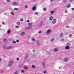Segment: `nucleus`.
I'll use <instances>...</instances> for the list:
<instances>
[{"instance_id":"nucleus-1","label":"nucleus","mask_w":74,"mask_h":74,"mask_svg":"<svg viewBox=\"0 0 74 74\" xmlns=\"http://www.w3.org/2000/svg\"><path fill=\"white\" fill-rule=\"evenodd\" d=\"M51 32V30L49 29L47 30L46 32L47 34H50V32Z\"/></svg>"},{"instance_id":"nucleus-2","label":"nucleus","mask_w":74,"mask_h":74,"mask_svg":"<svg viewBox=\"0 0 74 74\" xmlns=\"http://www.w3.org/2000/svg\"><path fill=\"white\" fill-rule=\"evenodd\" d=\"M29 54H27L24 57V59L26 60V59H27V58L29 57Z\"/></svg>"},{"instance_id":"nucleus-3","label":"nucleus","mask_w":74,"mask_h":74,"mask_svg":"<svg viewBox=\"0 0 74 74\" xmlns=\"http://www.w3.org/2000/svg\"><path fill=\"white\" fill-rule=\"evenodd\" d=\"M56 22V19H54L52 21L53 24H55V23Z\"/></svg>"},{"instance_id":"nucleus-4","label":"nucleus","mask_w":74,"mask_h":74,"mask_svg":"<svg viewBox=\"0 0 74 74\" xmlns=\"http://www.w3.org/2000/svg\"><path fill=\"white\" fill-rule=\"evenodd\" d=\"M13 63V62H12V61H10L9 62V66H12V64Z\"/></svg>"},{"instance_id":"nucleus-5","label":"nucleus","mask_w":74,"mask_h":74,"mask_svg":"<svg viewBox=\"0 0 74 74\" xmlns=\"http://www.w3.org/2000/svg\"><path fill=\"white\" fill-rule=\"evenodd\" d=\"M42 66L44 68H45V63L44 62H42Z\"/></svg>"},{"instance_id":"nucleus-6","label":"nucleus","mask_w":74,"mask_h":74,"mask_svg":"<svg viewBox=\"0 0 74 74\" xmlns=\"http://www.w3.org/2000/svg\"><path fill=\"white\" fill-rule=\"evenodd\" d=\"M36 9L37 8H36V6H34L32 8V10H33V11H36Z\"/></svg>"},{"instance_id":"nucleus-7","label":"nucleus","mask_w":74,"mask_h":74,"mask_svg":"<svg viewBox=\"0 0 74 74\" xmlns=\"http://www.w3.org/2000/svg\"><path fill=\"white\" fill-rule=\"evenodd\" d=\"M68 59L69 58H65L64 59V62H67V61H68Z\"/></svg>"},{"instance_id":"nucleus-8","label":"nucleus","mask_w":74,"mask_h":74,"mask_svg":"<svg viewBox=\"0 0 74 74\" xmlns=\"http://www.w3.org/2000/svg\"><path fill=\"white\" fill-rule=\"evenodd\" d=\"M12 48V46H9L8 47H6V49H11V48Z\"/></svg>"},{"instance_id":"nucleus-9","label":"nucleus","mask_w":74,"mask_h":74,"mask_svg":"<svg viewBox=\"0 0 74 74\" xmlns=\"http://www.w3.org/2000/svg\"><path fill=\"white\" fill-rule=\"evenodd\" d=\"M63 36V33H62L61 34H60L59 36L60 37H62Z\"/></svg>"},{"instance_id":"nucleus-10","label":"nucleus","mask_w":74,"mask_h":74,"mask_svg":"<svg viewBox=\"0 0 74 74\" xmlns=\"http://www.w3.org/2000/svg\"><path fill=\"white\" fill-rule=\"evenodd\" d=\"M55 12H56V11H50V13L52 14H54Z\"/></svg>"},{"instance_id":"nucleus-11","label":"nucleus","mask_w":74,"mask_h":74,"mask_svg":"<svg viewBox=\"0 0 74 74\" xmlns=\"http://www.w3.org/2000/svg\"><path fill=\"white\" fill-rule=\"evenodd\" d=\"M71 6V4H69L66 6V8H70Z\"/></svg>"},{"instance_id":"nucleus-12","label":"nucleus","mask_w":74,"mask_h":74,"mask_svg":"<svg viewBox=\"0 0 74 74\" xmlns=\"http://www.w3.org/2000/svg\"><path fill=\"white\" fill-rule=\"evenodd\" d=\"M53 50L54 52H58V49L57 48H54Z\"/></svg>"},{"instance_id":"nucleus-13","label":"nucleus","mask_w":74,"mask_h":74,"mask_svg":"<svg viewBox=\"0 0 74 74\" xmlns=\"http://www.w3.org/2000/svg\"><path fill=\"white\" fill-rule=\"evenodd\" d=\"M11 33V30L9 29L7 31V34H10Z\"/></svg>"},{"instance_id":"nucleus-14","label":"nucleus","mask_w":74,"mask_h":74,"mask_svg":"<svg viewBox=\"0 0 74 74\" xmlns=\"http://www.w3.org/2000/svg\"><path fill=\"white\" fill-rule=\"evenodd\" d=\"M65 48L66 49H70V47L69 46H67L65 47Z\"/></svg>"},{"instance_id":"nucleus-15","label":"nucleus","mask_w":74,"mask_h":74,"mask_svg":"<svg viewBox=\"0 0 74 74\" xmlns=\"http://www.w3.org/2000/svg\"><path fill=\"white\" fill-rule=\"evenodd\" d=\"M66 46H69H69H70V45H71V44L70 42H68L66 43Z\"/></svg>"},{"instance_id":"nucleus-16","label":"nucleus","mask_w":74,"mask_h":74,"mask_svg":"<svg viewBox=\"0 0 74 74\" xmlns=\"http://www.w3.org/2000/svg\"><path fill=\"white\" fill-rule=\"evenodd\" d=\"M52 19H53V17L52 16H50L49 18V21H51V20H52Z\"/></svg>"},{"instance_id":"nucleus-17","label":"nucleus","mask_w":74,"mask_h":74,"mask_svg":"<svg viewBox=\"0 0 74 74\" xmlns=\"http://www.w3.org/2000/svg\"><path fill=\"white\" fill-rule=\"evenodd\" d=\"M18 5V3H16V2H14L13 3V5Z\"/></svg>"},{"instance_id":"nucleus-18","label":"nucleus","mask_w":74,"mask_h":74,"mask_svg":"<svg viewBox=\"0 0 74 74\" xmlns=\"http://www.w3.org/2000/svg\"><path fill=\"white\" fill-rule=\"evenodd\" d=\"M25 33L24 32H22L21 33V36H24V35H25Z\"/></svg>"},{"instance_id":"nucleus-19","label":"nucleus","mask_w":74,"mask_h":74,"mask_svg":"<svg viewBox=\"0 0 74 74\" xmlns=\"http://www.w3.org/2000/svg\"><path fill=\"white\" fill-rule=\"evenodd\" d=\"M36 43L38 45H40V43H39V42L38 41H36Z\"/></svg>"},{"instance_id":"nucleus-20","label":"nucleus","mask_w":74,"mask_h":74,"mask_svg":"<svg viewBox=\"0 0 74 74\" xmlns=\"http://www.w3.org/2000/svg\"><path fill=\"white\" fill-rule=\"evenodd\" d=\"M28 26H32V23H29L28 24Z\"/></svg>"},{"instance_id":"nucleus-21","label":"nucleus","mask_w":74,"mask_h":74,"mask_svg":"<svg viewBox=\"0 0 74 74\" xmlns=\"http://www.w3.org/2000/svg\"><path fill=\"white\" fill-rule=\"evenodd\" d=\"M43 73L44 74H47V71H43Z\"/></svg>"},{"instance_id":"nucleus-22","label":"nucleus","mask_w":74,"mask_h":74,"mask_svg":"<svg viewBox=\"0 0 74 74\" xmlns=\"http://www.w3.org/2000/svg\"><path fill=\"white\" fill-rule=\"evenodd\" d=\"M24 69L25 70H27V69H28V67H27L26 66H25L24 67Z\"/></svg>"},{"instance_id":"nucleus-23","label":"nucleus","mask_w":74,"mask_h":74,"mask_svg":"<svg viewBox=\"0 0 74 74\" xmlns=\"http://www.w3.org/2000/svg\"><path fill=\"white\" fill-rule=\"evenodd\" d=\"M14 74H19L17 71H16L14 73Z\"/></svg>"},{"instance_id":"nucleus-24","label":"nucleus","mask_w":74,"mask_h":74,"mask_svg":"<svg viewBox=\"0 0 74 74\" xmlns=\"http://www.w3.org/2000/svg\"><path fill=\"white\" fill-rule=\"evenodd\" d=\"M3 72V71L2 69H0V73H2Z\"/></svg>"},{"instance_id":"nucleus-25","label":"nucleus","mask_w":74,"mask_h":74,"mask_svg":"<svg viewBox=\"0 0 74 74\" xmlns=\"http://www.w3.org/2000/svg\"><path fill=\"white\" fill-rule=\"evenodd\" d=\"M14 10H15V11H18L19 10V9L17 8H14Z\"/></svg>"},{"instance_id":"nucleus-26","label":"nucleus","mask_w":74,"mask_h":74,"mask_svg":"<svg viewBox=\"0 0 74 74\" xmlns=\"http://www.w3.org/2000/svg\"><path fill=\"white\" fill-rule=\"evenodd\" d=\"M28 27V29H32V26H29Z\"/></svg>"},{"instance_id":"nucleus-27","label":"nucleus","mask_w":74,"mask_h":74,"mask_svg":"<svg viewBox=\"0 0 74 74\" xmlns=\"http://www.w3.org/2000/svg\"><path fill=\"white\" fill-rule=\"evenodd\" d=\"M66 1H67L66 0H63V2L64 3H65L66 2Z\"/></svg>"},{"instance_id":"nucleus-28","label":"nucleus","mask_w":74,"mask_h":74,"mask_svg":"<svg viewBox=\"0 0 74 74\" xmlns=\"http://www.w3.org/2000/svg\"><path fill=\"white\" fill-rule=\"evenodd\" d=\"M55 40V39L53 38L52 39L50 40V41L51 42L53 41V40Z\"/></svg>"},{"instance_id":"nucleus-29","label":"nucleus","mask_w":74,"mask_h":74,"mask_svg":"<svg viewBox=\"0 0 74 74\" xmlns=\"http://www.w3.org/2000/svg\"><path fill=\"white\" fill-rule=\"evenodd\" d=\"M61 42H62V41H64V39H61L60 40Z\"/></svg>"},{"instance_id":"nucleus-30","label":"nucleus","mask_w":74,"mask_h":74,"mask_svg":"<svg viewBox=\"0 0 74 74\" xmlns=\"http://www.w3.org/2000/svg\"><path fill=\"white\" fill-rule=\"evenodd\" d=\"M3 40L4 41H7V40L6 39H3Z\"/></svg>"},{"instance_id":"nucleus-31","label":"nucleus","mask_w":74,"mask_h":74,"mask_svg":"<svg viewBox=\"0 0 74 74\" xmlns=\"http://www.w3.org/2000/svg\"><path fill=\"white\" fill-rule=\"evenodd\" d=\"M43 11H45L47 10V9L46 8H45L43 9Z\"/></svg>"},{"instance_id":"nucleus-32","label":"nucleus","mask_w":74,"mask_h":74,"mask_svg":"<svg viewBox=\"0 0 74 74\" xmlns=\"http://www.w3.org/2000/svg\"><path fill=\"white\" fill-rule=\"evenodd\" d=\"M25 71H24V70H21V73H24Z\"/></svg>"},{"instance_id":"nucleus-33","label":"nucleus","mask_w":74,"mask_h":74,"mask_svg":"<svg viewBox=\"0 0 74 74\" xmlns=\"http://www.w3.org/2000/svg\"><path fill=\"white\" fill-rule=\"evenodd\" d=\"M12 43V44H16V42L15 41H13Z\"/></svg>"},{"instance_id":"nucleus-34","label":"nucleus","mask_w":74,"mask_h":74,"mask_svg":"<svg viewBox=\"0 0 74 74\" xmlns=\"http://www.w3.org/2000/svg\"><path fill=\"white\" fill-rule=\"evenodd\" d=\"M25 30H28V29H29V28L28 27H26L25 28Z\"/></svg>"},{"instance_id":"nucleus-35","label":"nucleus","mask_w":74,"mask_h":74,"mask_svg":"<svg viewBox=\"0 0 74 74\" xmlns=\"http://www.w3.org/2000/svg\"><path fill=\"white\" fill-rule=\"evenodd\" d=\"M24 7L25 8H27V5H25V6Z\"/></svg>"},{"instance_id":"nucleus-36","label":"nucleus","mask_w":74,"mask_h":74,"mask_svg":"<svg viewBox=\"0 0 74 74\" xmlns=\"http://www.w3.org/2000/svg\"><path fill=\"white\" fill-rule=\"evenodd\" d=\"M42 25V22H41L40 23V25Z\"/></svg>"},{"instance_id":"nucleus-37","label":"nucleus","mask_w":74,"mask_h":74,"mask_svg":"<svg viewBox=\"0 0 74 74\" xmlns=\"http://www.w3.org/2000/svg\"><path fill=\"white\" fill-rule=\"evenodd\" d=\"M6 2H10V0H6Z\"/></svg>"},{"instance_id":"nucleus-38","label":"nucleus","mask_w":74,"mask_h":74,"mask_svg":"<svg viewBox=\"0 0 74 74\" xmlns=\"http://www.w3.org/2000/svg\"><path fill=\"white\" fill-rule=\"evenodd\" d=\"M29 61H30V59H28L27 60H26V62H29Z\"/></svg>"},{"instance_id":"nucleus-39","label":"nucleus","mask_w":74,"mask_h":74,"mask_svg":"<svg viewBox=\"0 0 74 74\" xmlns=\"http://www.w3.org/2000/svg\"><path fill=\"white\" fill-rule=\"evenodd\" d=\"M35 15H38V12H36L35 13Z\"/></svg>"},{"instance_id":"nucleus-40","label":"nucleus","mask_w":74,"mask_h":74,"mask_svg":"<svg viewBox=\"0 0 74 74\" xmlns=\"http://www.w3.org/2000/svg\"><path fill=\"white\" fill-rule=\"evenodd\" d=\"M11 14H12V15H14V13H13V12H11Z\"/></svg>"},{"instance_id":"nucleus-41","label":"nucleus","mask_w":74,"mask_h":74,"mask_svg":"<svg viewBox=\"0 0 74 74\" xmlns=\"http://www.w3.org/2000/svg\"><path fill=\"white\" fill-rule=\"evenodd\" d=\"M32 68H35V66H34V65H32Z\"/></svg>"},{"instance_id":"nucleus-42","label":"nucleus","mask_w":74,"mask_h":74,"mask_svg":"<svg viewBox=\"0 0 74 74\" xmlns=\"http://www.w3.org/2000/svg\"><path fill=\"white\" fill-rule=\"evenodd\" d=\"M71 36H72V35H71V34H70V35H69V37H71Z\"/></svg>"},{"instance_id":"nucleus-43","label":"nucleus","mask_w":74,"mask_h":74,"mask_svg":"<svg viewBox=\"0 0 74 74\" xmlns=\"http://www.w3.org/2000/svg\"><path fill=\"white\" fill-rule=\"evenodd\" d=\"M64 12H65V13H68L67 11V10H65V11H64Z\"/></svg>"},{"instance_id":"nucleus-44","label":"nucleus","mask_w":74,"mask_h":74,"mask_svg":"<svg viewBox=\"0 0 74 74\" xmlns=\"http://www.w3.org/2000/svg\"><path fill=\"white\" fill-rule=\"evenodd\" d=\"M5 47V46H3V48H5V49H6V47Z\"/></svg>"},{"instance_id":"nucleus-45","label":"nucleus","mask_w":74,"mask_h":74,"mask_svg":"<svg viewBox=\"0 0 74 74\" xmlns=\"http://www.w3.org/2000/svg\"><path fill=\"white\" fill-rule=\"evenodd\" d=\"M2 23L3 25H5V23H4V22H3Z\"/></svg>"},{"instance_id":"nucleus-46","label":"nucleus","mask_w":74,"mask_h":74,"mask_svg":"<svg viewBox=\"0 0 74 74\" xmlns=\"http://www.w3.org/2000/svg\"><path fill=\"white\" fill-rule=\"evenodd\" d=\"M16 41L17 42H19V40H16Z\"/></svg>"},{"instance_id":"nucleus-47","label":"nucleus","mask_w":74,"mask_h":74,"mask_svg":"<svg viewBox=\"0 0 74 74\" xmlns=\"http://www.w3.org/2000/svg\"><path fill=\"white\" fill-rule=\"evenodd\" d=\"M70 2H72L73 1V0H70Z\"/></svg>"},{"instance_id":"nucleus-48","label":"nucleus","mask_w":74,"mask_h":74,"mask_svg":"<svg viewBox=\"0 0 74 74\" xmlns=\"http://www.w3.org/2000/svg\"><path fill=\"white\" fill-rule=\"evenodd\" d=\"M51 1V2H53L54 1H55V0H50Z\"/></svg>"},{"instance_id":"nucleus-49","label":"nucleus","mask_w":74,"mask_h":74,"mask_svg":"<svg viewBox=\"0 0 74 74\" xmlns=\"http://www.w3.org/2000/svg\"><path fill=\"white\" fill-rule=\"evenodd\" d=\"M32 40H33V41H35V39H34V38H32Z\"/></svg>"},{"instance_id":"nucleus-50","label":"nucleus","mask_w":74,"mask_h":74,"mask_svg":"<svg viewBox=\"0 0 74 74\" xmlns=\"http://www.w3.org/2000/svg\"><path fill=\"white\" fill-rule=\"evenodd\" d=\"M20 21L21 22H22V21H23V19H20Z\"/></svg>"},{"instance_id":"nucleus-51","label":"nucleus","mask_w":74,"mask_h":74,"mask_svg":"<svg viewBox=\"0 0 74 74\" xmlns=\"http://www.w3.org/2000/svg\"><path fill=\"white\" fill-rule=\"evenodd\" d=\"M16 28H18L19 27V26H15Z\"/></svg>"},{"instance_id":"nucleus-52","label":"nucleus","mask_w":74,"mask_h":74,"mask_svg":"<svg viewBox=\"0 0 74 74\" xmlns=\"http://www.w3.org/2000/svg\"><path fill=\"white\" fill-rule=\"evenodd\" d=\"M17 25H20V22H17Z\"/></svg>"},{"instance_id":"nucleus-53","label":"nucleus","mask_w":74,"mask_h":74,"mask_svg":"<svg viewBox=\"0 0 74 74\" xmlns=\"http://www.w3.org/2000/svg\"><path fill=\"white\" fill-rule=\"evenodd\" d=\"M19 66H20V67H23V65H22V64H21V65H20Z\"/></svg>"},{"instance_id":"nucleus-54","label":"nucleus","mask_w":74,"mask_h":74,"mask_svg":"<svg viewBox=\"0 0 74 74\" xmlns=\"http://www.w3.org/2000/svg\"><path fill=\"white\" fill-rule=\"evenodd\" d=\"M41 31H40L39 32V34H41Z\"/></svg>"},{"instance_id":"nucleus-55","label":"nucleus","mask_w":74,"mask_h":74,"mask_svg":"<svg viewBox=\"0 0 74 74\" xmlns=\"http://www.w3.org/2000/svg\"><path fill=\"white\" fill-rule=\"evenodd\" d=\"M33 57H36V55H33Z\"/></svg>"},{"instance_id":"nucleus-56","label":"nucleus","mask_w":74,"mask_h":74,"mask_svg":"<svg viewBox=\"0 0 74 74\" xmlns=\"http://www.w3.org/2000/svg\"><path fill=\"white\" fill-rule=\"evenodd\" d=\"M29 22H30V21L29 20H27V22L29 23Z\"/></svg>"},{"instance_id":"nucleus-57","label":"nucleus","mask_w":74,"mask_h":74,"mask_svg":"<svg viewBox=\"0 0 74 74\" xmlns=\"http://www.w3.org/2000/svg\"><path fill=\"white\" fill-rule=\"evenodd\" d=\"M71 10H74V8H72Z\"/></svg>"},{"instance_id":"nucleus-58","label":"nucleus","mask_w":74,"mask_h":74,"mask_svg":"<svg viewBox=\"0 0 74 74\" xmlns=\"http://www.w3.org/2000/svg\"><path fill=\"white\" fill-rule=\"evenodd\" d=\"M17 60H19V58H17Z\"/></svg>"},{"instance_id":"nucleus-59","label":"nucleus","mask_w":74,"mask_h":74,"mask_svg":"<svg viewBox=\"0 0 74 74\" xmlns=\"http://www.w3.org/2000/svg\"><path fill=\"white\" fill-rule=\"evenodd\" d=\"M33 52H35V50H33Z\"/></svg>"},{"instance_id":"nucleus-60","label":"nucleus","mask_w":74,"mask_h":74,"mask_svg":"<svg viewBox=\"0 0 74 74\" xmlns=\"http://www.w3.org/2000/svg\"><path fill=\"white\" fill-rule=\"evenodd\" d=\"M66 28H69V26H66Z\"/></svg>"},{"instance_id":"nucleus-61","label":"nucleus","mask_w":74,"mask_h":74,"mask_svg":"<svg viewBox=\"0 0 74 74\" xmlns=\"http://www.w3.org/2000/svg\"><path fill=\"white\" fill-rule=\"evenodd\" d=\"M1 58H0V61H1Z\"/></svg>"},{"instance_id":"nucleus-62","label":"nucleus","mask_w":74,"mask_h":74,"mask_svg":"<svg viewBox=\"0 0 74 74\" xmlns=\"http://www.w3.org/2000/svg\"><path fill=\"white\" fill-rule=\"evenodd\" d=\"M59 69H60V67L59 68Z\"/></svg>"},{"instance_id":"nucleus-63","label":"nucleus","mask_w":74,"mask_h":74,"mask_svg":"<svg viewBox=\"0 0 74 74\" xmlns=\"http://www.w3.org/2000/svg\"><path fill=\"white\" fill-rule=\"evenodd\" d=\"M46 43H48V42H46Z\"/></svg>"},{"instance_id":"nucleus-64","label":"nucleus","mask_w":74,"mask_h":74,"mask_svg":"<svg viewBox=\"0 0 74 74\" xmlns=\"http://www.w3.org/2000/svg\"><path fill=\"white\" fill-rule=\"evenodd\" d=\"M29 37H30L29 36H28V38H29Z\"/></svg>"}]
</instances>
